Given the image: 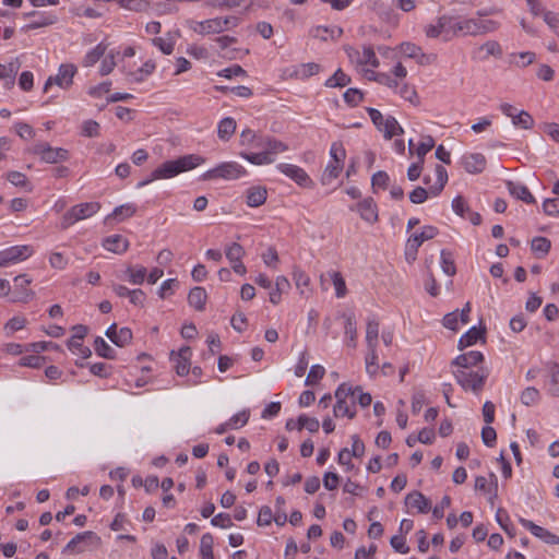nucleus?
<instances>
[{
    "instance_id": "nucleus-26",
    "label": "nucleus",
    "mask_w": 559,
    "mask_h": 559,
    "mask_svg": "<svg viewBox=\"0 0 559 559\" xmlns=\"http://www.w3.org/2000/svg\"><path fill=\"white\" fill-rule=\"evenodd\" d=\"M136 213V205L133 203H126L115 207V210L106 216L105 223H110L111 221L123 222L129 217H132Z\"/></svg>"
},
{
    "instance_id": "nucleus-30",
    "label": "nucleus",
    "mask_w": 559,
    "mask_h": 559,
    "mask_svg": "<svg viewBox=\"0 0 559 559\" xmlns=\"http://www.w3.org/2000/svg\"><path fill=\"white\" fill-rule=\"evenodd\" d=\"M477 51L480 53L479 58L483 60L489 57L500 58L503 52L501 45L496 40H487L477 48Z\"/></svg>"
},
{
    "instance_id": "nucleus-60",
    "label": "nucleus",
    "mask_w": 559,
    "mask_h": 559,
    "mask_svg": "<svg viewBox=\"0 0 559 559\" xmlns=\"http://www.w3.org/2000/svg\"><path fill=\"white\" fill-rule=\"evenodd\" d=\"M331 280L333 281L335 287V294L337 298H343L346 295V284L340 272L332 271L329 272Z\"/></svg>"
},
{
    "instance_id": "nucleus-54",
    "label": "nucleus",
    "mask_w": 559,
    "mask_h": 559,
    "mask_svg": "<svg viewBox=\"0 0 559 559\" xmlns=\"http://www.w3.org/2000/svg\"><path fill=\"white\" fill-rule=\"evenodd\" d=\"M440 259L442 271L449 276L455 275L456 267L452 253L445 249H442L440 253Z\"/></svg>"
},
{
    "instance_id": "nucleus-46",
    "label": "nucleus",
    "mask_w": 559,
    "mask_h": 559,
    "mask_svg": "<svg viewBox=\"0 0 559 559\" xmlns=\"http://www.w3.org/2000/svg\"><path fill=\"white\" fill-rule=\"evenodd\" d=\"M356 337H357L356 320L353 314H348L345 318L346 344L350 347H356Z\"/></svg>"
},
{
    "instance_id": "nucleus-59",
    "label": "nucleus",
    "mask_w": 559,
    "mask_h": 559,
    "mask_svg": "<svg viewBox=\"0 0 559 559\" xmlns=\"http://www.w3.org/2000/svg\"><path fill=\"white\" fill-rule=\"evenodd\" d=\"M540 399V394L536 386H526L521 393V401L526 406L535 405Z\"/></svg>"
},
{
    "instance_id": "nucleus-5",
    "label": "nucleus",
    "mask_w": 559,
    "mask_h": 559,
    "mask_svg": "<svg viewBox=\"0 0 559 559\" xmlns=\"http://www.w3.org/2000/svg\"><path fill=\"white\" fill-rule=\"evenodd\" d=\"M246 169L237 162H225L215 168L205 171L202 175L203 180L222 178L225 180H235L246 175Z\"/></svg>"
},
{
    "instance_id": "nucleus-44",
    "label": "nucleus",
    "mask_w": 559,
    "mask_h": 559,
    "mask_svg": "<svg viewBox=\"0 0 559 559\" xmlns=\"http://www.w3.org/2000/svg\"><path fill=\"white\" fill-rule=\"evenodd\" d=\"M152 43L163 53L170 55L175 49L176 38L171 35V33H168L167 37H155L152 39Z\"/></svg>"
},
{
    "instance_id": "nucleus-37",
    "label": "nucleus",
    "mask_w": 559,
    "mask_h": 559,
    "mask_svg": "<svg viewBox=\"0 0 559 559\" xmlns=\"http://www.w3.org/2000/svg\"><path fill=\"white\" fill-rule=\"evenodd\" d=\"M263 145L265 147V153H267L269 156H273L274 158L277 154L284 153L288 150V146L284 142L271 138H267L264 143L257 144V146Z\"/></svg>"
},
{
    "instance_id": "nucleus-20",
    "label": "nucleus",
    "mask_w": 559,
    "mask_h": 559,
    "mask_svg": "<svg viewBox=\"0 0 559 559\" xmlns=\"http://www.w3.org/2000/svg\"><path fill=\"white\" fill-rule=\"evenodd\" d=\"M106 336L117 346L123 347L132 340V331L129 328H121L117 330L116 323L111 324L106 330Z\"/></svg>"
},
{
    "instance_id": "nucleus-12",
    "label": "nucleus",
    "mask_w": 559,
    "mask_h": 559,
    "mask_svg": "<svg viewBox=\"0 0 559 559\" xmlns=\"http://www.w3.org/2000/svg\"><path fill=\"white\" fill-rule=\"evenodd\" d=\"M221 17L209 19L205 21H195V20H187L186 25L199 35H211V34H219L222 32Z\"/></svg>"
},
{
    "instance_id": "nucleus-28",
    "label": "nucleus",
    "mask_w": 559,
    "mask_h": 559,
    "mask_svg": "<svg viewBox=\"0 0 559 559\" xmlns=\"http://www.w3.org/2000/svg\"><path fill=\"white\" fill-rule=\"evenodd\" d=\"M20 68L21 62L17 58L11 60L7 64L0 63V80H4L7 86H13Z\"/></svg>"
},
{
    "instance_id": "nucleus-8",
    "label": "nucleus",
    "mask_w": 559,
    "mask_h": 559,
    "mask_svg": "<svg viewBox=\"0 0 559 559\" xmlns=\"http://www.w3.org/2000/svg\"><path fill=\"white\" fill-rule=\"evenodd\" d=\"M78 69L73 63H62L56 75L49 76L44 84V92L47 93L50 86L58 85L60 88L68 90L73 84V78Z\"/></svg>"
},
{
    "instance_id": "nucleus-35",
    "label": "nucleus",
    "mask_w": 559,
    "mask_h": 559,
    "mask_svg": "<svg viewBox=\"0 0 559 559\" xmlns=\"http://www.w3.org/2000/svg\"><path fill=\"white\" fill-rule=\"evenodd\" d=\"M485 330L472 326L466 333H464L459 340V348L463 349L467 346L474 345L479 338H481Z\"/></svg>"
},
{
    "instance_id": "nucleus-24",
    "label": "nucleus",
    "mask_w": 559,
    "mask_h": 559,
    "mask_svg": "<svg viewBox=\"0 0 559 559\" xmlns=\"http://www.w3.org/2000/svg\"><path fill=\"white\" fill-rule=\"evenodd\" d=\"M267 190L261 186H253L246 191V203L250 207H258L265 203Z\"/></svg>"
},
{
    "instance_id": "nucleus-27",
    "label": "nucleus",
    "mask_w": 559,
    "mask_h": 559,
    "mask_svg": "<svg viewBox=\"0 0 559 559\" xmlns=\"http://www.w3.org/2000/svg\"><path fill=\"white\" fill-rule=\"evenodd\" d=\"M155 69L156 64L154 60L150 59L146 60L138 70L127 72V78L130 82L141 83L145 81L155 71Z\"/></svg>"
},
{
    "instance_id": "nucleus-62",
    "label": "nucleus",
    "mask_w": 559,
    "mask_h": 559,
    "mask_svg": "<svg viewBox=\"0 0 559 559\" xmlns=\"http://www.w3.org/2000/svg\"><path fill=\"white\" fill-rule=\"evenodd\" d=\"M67 345L73 354L82 358H88L92 355L91 349L83 345L82 340H69Z\"/></svg>"
},
{
    "instance_id": "nucleus-32",
    "label": "nucleus",
    "mask_w": 559,
    "mask_h": 559,
    "mask_svg": "<svg viewBox=\"0 0 559 559\" xmlns=\"http://www.w3.org/2000/svg\"><path fill=\"white\" fill-rule=\"evenodd\" d=\"M380 131L383 133V136L386 140H391L393 136L401 135L404 133L403 128L400 126L397 120L392 116H388L385 118Z\"/></svg>"
},
{
    "instance_id": "nucleus-22",
    "label": "nucleus",
    "mask_w": 559,
    "mask_h": 559,
    "mask_svg": "<svg viewBox=\"0 0 559 559\" xmlns=\"http://www.w3.org/2000/svg\"><path fill=\"white\" fill-rule=\"evenodd\" d=\"M58 21V17L56 14L51 12H45L38 13L36 17L31 20L26 25L22 27L23 32H28L32 29H37L41 27H47L50 25L56 24Z\"/></svg>"
},
{
    "instance_id": "nucleus-21",
    "label": "nucleus",
    "mask_w": 559,
    "mask_h": 559,
    "mask_svg": "<svg viewBox=\"0 0 559 559\" xmlns=\"http://www.w3.org/2000/svg\"><path fill=\"white\" fill-rule=\"evenodd\" d=\"M103 247L116 254L124 253L129 248V240L121 235H110L103 240Z\"/></svg>"
},
{
    "instance_id": "nucleus-48",
    "label": "nucleus",
    "mask_w": 559,
    "mask_h": 559,
    "mask_svg": "<svg viewBox=\"0 0 559 559\" xmlns=\"http://www.w3.org/2000/svg\"><path fill=\"white\" fill-rule=\"evenodd\" d=\"M355 400L352 401H345L340 400L336 401V404L334 406V414L336 417L338 416H347L349 418H353L356 415L355 411Z\"/></svg>"
},
{
    "instance_id": "nucleus-51",
    "label": "nucleus",
    "mask_w": 559,
    "mask_h": 559,
    "mask_svg": "<svg viewBox=\"0 0 559 559\" xmlns=\"http://www.w3.org/2000/svg\"><path fill=\"white\" fill-rule=\"evenodd\" d=\"M342 169L343 164L330 160L322 175V183L330 185L334 179L338 177Z\"/></svg>"
},
{
    "instance_id": "nucleus-49",
    "label": "nucleus",
    "mask_w": 559,
    "mask_h": 559,
    "mask_svg": "<svg viewBox=\"0 0 559 559\" xmlns=\"http://www.w3.org/2000/svg\"><path fill=\"white\" fill-rule=\"evenodd\" d=\"M240 156L253 165H269L274 162V157L269 156L265 151L259 153H240Z\"/></svg>"
},
{
    "instance_id": "nucleus-10",
    "label": "nucleus",
    "mask_w": 559,
    "mask_h": 559,
    "mask_svg": "<svg viewBox=\"0 0 559 559\" xmlns=\"http://www.w3.org/2000/svg\"><path fill=\"white\" fill-rule=\"evenodd\" d=\"M98 536L91 531L76 534L63 548V554H82L94 543L98 542Z\"/></svg>"
},
{
    "instance_id": "nucleus-2",
    "label": "nucleus",
    "mask_w": 559,
    "mask_h": 559,
    "mask_svg": "<svg viewBox=\"0 0 559 559\" xmlns=\"http://www.w3.org/2000/svg\"><path fill=\"white\" fill-rule=\"evenodd\" d=\"M204 162L205 159L197 154H189L174 160H167L153 170L152 179H169L181 173L194 169Z\"/></svg>"
},
{
    "instance_id": "nucleus-39",
    "label": "nucleus",
    "mask_w": 559,
    "mask_h": 559,
    "mask_svg": "<svg viewBox=\"0 0 559 559\" xmlns=\"http://www.w3.org/2000/svg\"><path fill=\"white\" fill-rule=\"evenodd\" d=\"M124 274H126L127 280L131 284L141 285V284H143L145 277H146L147 271L142 265L128 266Z\"/></svg>"
},
{
    "instance_id": "nucleus-14",
    "label": "nucleus",
    "mask_w": 559,
    "mask_h": 559,
    "mask_svg": "<svg viewBox=\"0 0 559 559\" xmlns=\"http://www.w3.org/2000/svg\"><path fill=\"white\" fill-rule=\"evenodd\" d=\"M400 51L405 57L415 59L420 66L431 64L436 59L435 55L425 53L419 46L409 41L402 43L400 45Z\"/></svg>"
},
{
    "instance_id": "nucleus-15",
    "label": "nucleus",
    "mask_w": 559,
    "mask_h": 559,
    "mask_svg": "<svg viewBox=\"0 0 559 559\" xmlns=\"http://www.w3.org/2000/svg\"><path fill=\"white\" fill-rule=\"evenodd\" d=\"M192 349L189 346L181 347L178 352L170 353V360L178 376H187L190 371V359Z\"/></svg>"
},
{
    "instance_id": "nucleus-38",
    "label": "nucleus",
    "mask_w": 559,
    "mask_h": 559,
    "mask_svg": "<svg viewBox=\"0 0 559 559\" xmlns=\"http://www.w3.org/2000/svg\"><path fill=\"white\" fill-rule=\"evenodd\" d=\"M476 36L495 33L500 28V22L491 19H476Z\"/></svg>"
},
{
    "instance_id": "nucleus-45",
    "label": "nucleus",
    "mask_w": 559,
    "mask_h": 559,
    "mask_svg": "<svg viewBox=\"0 0 559 559\" xmlns=\"http://www.w3.org/2000/svg\"><path fill=\"white\" fill-rule=\"evenodd\" d=\"M535 59L536 55L533 51H523L510 55V63L519 68H525L532 64L535 61Z\"/></svg>"
},
{
    "instance_id": "nucleus-58",
    "label": "nucleus",
    "mask_w": 559,
    "mask_h": 559,
    "mask_svg": "<svg viewBox=\"0 0 559 559\" xmlns=\"http://www.w3.org/2000/svg\"><path fill=\"white\" fill-rule=\"evenodd\" d=\"M512 123L518 128L527 130L534 126V119L527 111L521 110L512 119Z\"/></svg>"
},
{
    "instance_id": "nucleus-41",
    "label": "nucleus",
    "mask_w": 559,
    "mask_h": 559,
    "mask_svg": "<svg viewBox=\"0 0 559 559\" xmlns=\"http://www.w3.org/2000/svg\"><path fill=\"white\" fill-rule=\"evenodd\" d=\"M235 130H236V121L230 117H226V118L222 119L218 123V128H217L218 138L223 141H228L230 139V136L234 134Z\"/></svg>"
},
{
    "instance_id": "nucleus-25",
    "label": "nucleus",
    "mask_w": 559,
    "mask_h": 559,
    "mask_svg": "<svg viewBox=\"0 0 559 559\" xmlns=\"http://www.w3.org/2000/svg\"><path fill=\"white\" fill-rule=\"evenodd\" d=\"M405 504L409 508L417 509L420 513H427L431 508L429 499L419 491L409 492L405 498Z\"/></svg>"
},
{
    "instance_id": "nucleus-53",
    "label": "nucleus",
    "mask_w": 559,
    "mask_h": 559,
    "mask_svg": "<svg viewBox=\"0 0 559 559\" xmlns=\"http://www.w3.org/2000/svg\"><path fill=\"white\" fill-rule=\"evenodd\" d=\"M214 538L212 534H203L200 542V555L202 559H214L213 554Z\"/></svg>"
},
{
    "instance_id": "nucleus-13",
    "label": "nucleus",
    "mask_w": 559,
    "mask_h": 559,
    "mask_svg": "<svg viewBox=\"0 0 559 559\" xmlns=\"http://www.w3.org/2000/svg\"><path fill=\"white\" fill-rule=\"evenodd\" d=\"M14 293L11 298L13 302H27L29 299L34 297V292L28 289V286L32 283V278L26 274H21L14 277Z\"/></svg>"
},
{
    "instance_id": "nucleus-4",
    "label": "nucleus",
    "mask_w": 559,
    "mask_h": 559,
    "mask_svg": "<svg viewBox=\"0 0 559 559\" xmlns=\"http://www.w3.org/2000/svg\"><path fill=\"white\" fill-rule=\"evenodd\" d=\"M379 336V322L376 319H369L366 329V342L369 349L366 356V370L368 373L373 374L378 370V356L377 344Z\"/></svg>"
},
{
    "instance_id": "nucleus-33",
    "label": "nucleus",
    "mask_w": 559,
    "mask_h": 559,
    "mask_svg": "<svg viewBox=\"0 0 559 559\" xmlns=\"http://www.w3.org/2000/svg\"><path fill=\"white\" fill-rule=\"evenodd\" d=\"M476 17H463L459 16L457 23V37L460 36H473L476 37Z\"/></svg>"
},
{
    "instance_id": "nucleus-52",
    "label": "nucleus",
    "mask_w": 559,
    "mask_h": 559,
    "mask_svg": "<svg viewBox=\"0 0 559 559\" xmlns=\"http://www.w3.org/2000/svg\"><path fill=\"white\" fill-rule=\"evenodd\" d=\"M350 83V78L345 73L343 72L342 69H337L335 71V73L329 78L324 85L326 87H344L346 85H348Z\"/></svg>"
},
{
    "instance_id": "nucleus-64",
    "label": "nucleus",
    "mask_w": 559,
    "mask_h": 559,
    "mask_svg": "<svg viewBox=\"0 0 559 559\" xmlns=\"http://www.w3.org/2000/svg\"><path fill=\"white\" fill-rule=\"evenodd\" d=\"M226 258L229 262L239 261L245 255V250L238 242H233L226 248Z\"/></svg>"
},
{
    "instance_id": "nucleus-55",
    "label": "nucleus",
    "mask_w": 559,
    "mask_h": 559,
    "mask_svg": "<svg viewBox=\"0 0 559 559\" xmlns=\"http://www.w3.org/2000/svg\"><path fill=\"white\" fill-rule=\"evenodd\" d=\"M550 240L546 237H535L532 240V251L538 254V257H544L549 252L550 249Z\"/></svg>"
},
{
    "instance_id": "nucleus-31",
    "label": "nucleus",
    "mask_w": 559,
    "mask_h": 559,
    "mask_svg": "<svg viewBox=\"0 0 559 559\" xmlns=\"http://www.w3.org/2000/svg\"><path fill=\"white\" fill-rule=\"evenodd\" d=\"M293 280L297 289H299L300 295L308 298L311 292L309 288L310 277L299 267H295L293 272Z\"/></svg>"
},
{
    "instance_id": "nucleus-50",
    "label": "nucleus",
    "mask_w": 559,
    "mask_h": 559,
    "mask_svg": "<svg viewBox=\"0 0 559 559\" xmlns=\"http://www.w3.org/2000/svg\"><path fill=\"white\" fill-rule=\"evenodd\" d=\"M119 53L120 52L118 50L111 49L107 55L104 56L99 68L100 75H108L112 72L117 64L116 57L119 56Z\"/></svg>"
},
{
    "instance_id": "nucleus-29",
    "label": "nucleus",
    "mask_w": 559,
    "mask_h": 559,
    "mask_svg": "<svg viewBox=\"0 0 559 559\" xmlns=\"http://www.w3.org/2000/svg\"><path fill=\"white\" fill-rule=\"evenodd\" d=\"M207 299L206 290L203 287H193L188 295V302L198 311H202L205 308Z\"/></svg>"
},
{
    "instance_id": "nucleus-1",
    "label": "nucleus",
    "mask_w": 559,
    "mask_h": 559,
    "mask_svg": "<svg viewBox=\"0 0 559 559\" xmlns=\"http://www.w3.org/2000/svg\"><path fill=\"white\" fill-rule=\"evenodd\" d=\"M484 360L480 352L471 350L457 356L453 365L456 368L453 373L459 384H483L489 376V371L478 366Z\"/></svg>"
},
{
    "instance_id": "nucleus-57",
    "label": "nucleus",
    "mask_w": 559,
    "mask_h": 559,
    "mask_svg": "<svg viewBox=\"0 0 559 559\" xmlns=\"http://www.w3.org/2000/svg\"><path fill=\"white\" fill-rule=\"evenodd\" d=\"M319 420L314 417H308L307 415H300L297 419V429H307L309 432H317L319 430Z\"/></svg>"
},
{
    "instance_id": "nucleus-43",
    "label": "nucleus",
    "mask_w": 559,
    "mask_h": 559,
    "mask_svg": "<svg viewBox=\"0 0 559 559\" xmlns=\"http://www.w3.org/2000/svg\"><path fill=\"white\" fill-rule=\"evenodd\" d=\"M343 34V29L341 27H326V26H318L312 31L313 37L320 38L322 40L336 39L341 37Z\"/></svg>"
},
{
    "instance_id": "nucleus-19",
    "label": "nucleus",
    "mask_w": 559,
    "mask_h": 559,
    "mask_svg": "<svg viewBox=\"0 0 559 559\" xmlns=\"http://www.w3.org/2000/svg\"><path fill=\"white\" fill-rule=\"evenodd\" d=\"M354 210H356L359 213L361 219L368 224L372 225L379 219L378 206L372 198H366L358 202Z\"/></svg>"
},
{
    "instance_id": "nucleus-3",
    "label": "nucleus",
    "mask_w": 559,
    "mask_h": 559,
    "mask_svg": "<svg viewBox=\"0 0 559 559\" xmlns=\"http://www.w3.org/2000/svg\"><path fill=\"white\" fill-rule=\"evenodd\" d=\"M100 210V203L98 202H85L76 204L68 210L60 223L61 229H68L70 226L79 221L88 218L96 214Z\"/></svg>"
},
{
    "instance_id": "nucleus-47",
    "label": "nucleus",
    "mask_w": 559,
    "mask_h": 559,
    "mask_svg": "<svg viewBox=\"0 0 559 559\" xmlns=\"http://www.w3.org/2000/svg\"><path fill=\"white\" fill-rule=\"evenodd\" d=\"M95 353L106 359L115 358V349L100 336H97L94 341Z\"/></svg>"
},
{
    "instance_id": "nucleus-6",
    "label": "nucleus",
    "mask_w": 559,
    "mask_h": 559,
    "mask_svg": "<svg viewBox=\"0 0 559 559\" xmlns=\"http://www.w3.org/2000/svg\"><path fill=\"white\" fill-rule=\"evenodd\" d=\"M438 235V229L435 226L427 225L424 226L421 231L418 234H413L406 241L405 246V259L407 262L412 263L417 258V252L419 247L424 241L430 240Z\"/></svg>"
},
{
    "instance_id": "nucleus-23",
    "label": "nucleus",
    "mask_w": 559,
    "mask_h": 559,
    "mask_svg": "<svg viewBox=\"0 0 559 559\" xmlns=\"http://www.w3.org/2000/svg\"><path fill=\"white\" fill-rule=\"evenodd\" d=\"M507 189L512 197L527 204H533L536 202L534 195L531 193L528 188L521 182L507 181Z\"/></svg>"
},
{
    "instance_id": "nucleus-40",
    "label": "nucleus",
    "mask_w": 559,
    "mask_h": 559,
    "mask_svg": "<svg viewBox=\"0 0 559 559\" xmlns=\"http://www.w3.org/2000/svg\"><path fill=\"white\" fill-rule=\"evenodd\" d=\"M402 98L409 102L413 105H419V97L416 92L415 86L405 83L400 82V86L397 90H394Z\"/></svg>"
},
{
    "instance_id": "nucleus-17",
    "label": "nucleus",
    "mask_w": 559,
    "mask_h": 559,
    "mask_svg": "<svg viewBox=\"0 0 559 559\" xmlns=\"http://www.w3.org/2000/svg\"><path fill=\"white\" fill-rule=\"evenodd\" d=\"M519 522L523 527L528 530L535 537L539 538L548 545H559V536L550 531L535 524L534 522L520 518Z\"/></svg>"
},
{
    "instance_id": "nucleus-11",
    "label": "nucleus",
    "mask_w": 559,
    "mask_h": 559,
    "mask_svg": "<svg viewBox=\"0 0 559 559\" xmlns=\"http://www.w3.org/2000/svg\"><path fill=\"white\" fill-rule=\"evenodd\" d=\"M33 152L34 154L40 156V158L44 162L50 164L67 160L69 157V153L67 150L61 147H51L46 142L36 143L34 145Z\"/></svg>"
},
{
    "instance_id": "nucleus-56",
    "label": "nucleus",
    "mask_w": 559,
    "mask_h": 559,
    "mask_svg": "<svg viewBox=\"0 0 559 559\" xmlns=\"http://www.w3.org/2000/svg\"><path fill=\"white\" fill-rule=\"evenodd\" d=\"M118 3L121 8L135 12H144L150 8L147 0H118Z\"/></svg>"
},
{
    "instance_id": "nucleus-18",
    "label": "nucleus",
    "mask_w": 559,
    "mask_h": 559,
    "mask_svg": "<svg viewBox=\"0 0 559 559\" xmlns=\"http://www.w3.org/2000/svg\"><path fill=\"white\" fill-rule=\"evenodd\" d=\"M461 165L468 174H480L486 168L487 160L481 153H466L462 156Z\"/></svg>"
},
{
    "instance_id": "nucleus-16",
    "label": "nucleus",
    "mask_w": 559,
    "mask_h": 559,
    "mask_svg": "<svg viewBox=\"0 0 559 559\" xmlns=\"http://www.w3.org/2000/svg\"><path fill=\"white\" fill-rule=\"evenodd\" d=\"M276 168L301 187H309L312 183L308 174L297 165L281 163Z\"/></svg>"
},
{
    "instance_id": "nucleus-7",
    "label": "nucleus",
    "mask_w": 559,
    "mask_h": 559,
    "mask_svg": "<svg viewBox=\"0 0 559 559\" xmlns=\"http://www.w3.org/2000/svg\"><path fill=\"white\" fill-rule=\"evenodd\" d=\"M344 50L352 64L356 67L371 66L378 68L380 62L371 46H364L361 49L345 46Z\"/></svg>"
},
{
    "instance_id": "nucleus-61",
    "label": "nucleus",
    "mask_w": 559,
    "mask_h": 559,
    "mask_svg": "<svg viewBox=\"0 0 559 559\" xmlns=\"http://www.w3.org/2000/svg\"><path fill=\"white\" fill-rule=\"evenodd\" d=\"M435 146V140L431 135H426L423 138L421 142L415 150V154L417 155L418 159L424 162V158L426 154L431 151Z\"/></svg>"
},
{
    "instance_id": "nucleus-34",
    "label": "nucleus",
    "mask_w": 559,
    "mask_h": 559,
    "mask_svg": "<svg viewBox=\"0 0 559 559\" xmlns=\"http://www.w3.org/2000/svg\"><path fill=\"white\" fill-rule=\"evenodd\" d=\"M107 45L104 43H99L93 49H91L83 58L82 64L83 67H92L97 61H99L106 53Z\"/></svg>"
},
{
    "instance_id": "nucleus-9",
    "label": "nucleus",
    "mask_w": 559,
    "mask_h": 559,
    "mask_svg": "<svg viewBox=\"0 0 559 559\" xmlns=\"http://www.w3.org/2000/svg\"><path fill=\"white\" fill-rule=\"evenodd\" d=\"M34 254L29 245L12 246L0 251V267H7L27 260Z\"/></svg>"
},
{
    "instance_id": "nucleus-36",
    "label": "nucleus",
    "mask_w": 559,
    "mask_h": 559,
    "mask_svg": "<svg viewBox=\"0 0 559 559\" xmlns=\"http://www.w3.org/2000/svg\"><path fill=\"white\" fill-rule=\"evenodd\" d=\"M441 23L444 29V40H450L453 37H457V23L459 16L441 15Z\"/></svg>"
},
{
    "instance_id": "nucleus-42",
    "label": "nucleus",
    "mask_w": 559,
    "mask_h": 559,
    "mask_svg": "<svg viewBox=\"0 0 559 559\" xmlns=\"http://www.w3.org/2000/svg\"><path fill=\"white\" fill-rule=\"evenodd\" d=\"M437 181L433 186L429 188V192L432 195H438L444 188L445 183L448 182V173L447 169L441 166L437 165L435 168Z\"/></svg>"
},
{
    "instance_id": "nucleus-63",
    "label": "nucleus",
    "mask_w": 559,
    "mask_h": 559,
    "mask_svg": "<svg viewBox=\"0 0 559 559\" xmlns=\"http://www.w3.org/2000/svg\"><path fill=\"white\" fill-rule=\"evenodd\" d=\"M344 102L349 105L350 107L357 106L359 103H361L364 95L362 92L358 88H348L344 95Z\"/></svg>"
}]
</instances>
